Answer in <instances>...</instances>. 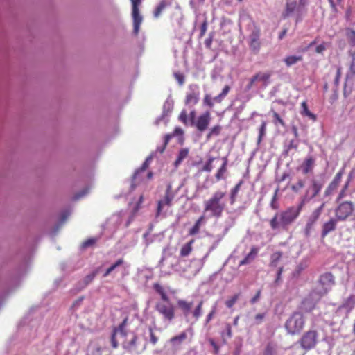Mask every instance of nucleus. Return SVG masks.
Returning a JSON list of instances; mask_svg holds the SVG:
<instances>
[{
  "label": "nucleus",
  "instance_id": "49",
  "mask_svg": "<svg viewBox=\"0 0 355 355\" xmlns=\"http://www.w3.org/2000/svg\"><path fill=\"white\" fill-rule=\"evenodd\" d=\"M203 104L208 106L209 108L214 107V100L209 94H205L203 98Z\"/></svg>",
  "mask_w": 355,
  "mask_h": 355
},
{
  "label": "nucleus",
  "instance_id": "59",
  "mask_svg": "<svg viewBox=\"0 0 355 355\" xmlns=\"http://www.w3.org/2000/svg\"><path fill=\"white\" fill-rule=\"evenodd\" d=\"M261 290H258L255 295L250 300V303L252 304L256 303L259 300L261 297Z\"/></svg>",
  "mask_w": 355,
  "mask_h": 355
},
{
  "label": "nucleus",
  "instance_id": "63",
  "mask_svg": "<svg viewBox=\"0 0 355 355\" xmlns=\"http://www.w3.org/2000/svg\"><path fill=\"white\" fill-rule=\"evenodd\" d=\"M225 98V97L220 93L218 96L213 98L214 102L220 103Z\"/></svg>",
  "mask_w": 355,
  "mask_h": 355
},
{
  "label": "nucleus",
  "instance_id": "60",
  "mask_svg": "<svg viewBox=\"0 0 355 355\" xmlns=\"http://www.w3.org/2000/svg\"><path fill=\"white\" fill-rule=\"evenodd\" d=\"M209 342L210 345L213 347V348L214 349V353L215 354H218V352H219V347H218V345L211 338L209 340Z\"/></svg>",
  "mask_w": 355,
  "mask_h": 355
},
{
  "label": "nucleus",
  "instance_id": "37",
  "mask_svg": "<svg viewBox=\"0 0 355 355\" xmlns=\"http://www.w3.org/2000/svg\"><path fill=\"white\" fill-rule=\"evenodd\" d=\"M222 127L220 125H214L211 128L206 136L207 140L210 139L214 136H218L220 134Z\"/></svg>",
  "mask_w": 355,
  "mask_h": 355
},
{
  "label": "nucleus",
  "instance_id": "43",
  "mask_svg": "<svg viewBox=\"0 0 355 355\" xmlns=\"http://www.w3.org/2000/svg\"><path fill=\"white\" fill-rule=\"evenodd\" d=\"M304 187V182L302 179H299L297 182L291 186V189L294 193H298Z\"/></svg>",
  "mask_w": 355,
  "mask_h": 355
},
{
  "label": "nucleus",
  "instance_id": "38",
  "mask_svg": "<svg viewBox=\"0 0 355 355\" xmlns=\"http://www.w3.org/2000/svg\"><path fill=\"white\" fill-rule=\"evenodd\" d=\"M346 36L350 46H355V31L347 28L346 30Z\"/></svg>",
  "mask_w": 355,
  "mask_h": 355
},
{
  "label": "nucleus",
  "instance_id": "42",
  "mask_svg": "<svg viewBox=\"0 0 355 355\" xmlns=\"http://www.w3.org/2000/svg\"><path fill=\"white\" fill-rule=\"evenodd\" d=\"M239 297L240 293H236L233 296L230 297L228 300L225 301V306L229 309L232 308L235 304L236 301L239 300Z\"/></svg>",
  "mask_w": 355,
  "mask_h": 355
},
{
  "label": "nucleus",
  "instance_id": "36",
  "mask_svg": "<svg viewBox=\"0 0 355 355\" xmlns=\"http://www.w3.org/2000/svg\"><path fill=\"white\" fill-rule=\"evenodd\" d=\"M189 150L188 148H182L179 154L178 155V157L175 162V166H178L186 157L189 155Z\"/></svg>",
  "mask_w": 355,
  "mask_h": 355
},
{
  "label": "nucleus",
  "instance_id": "48",
  "mask_svg": "<svg viewBox=\"0 0 355 355\" xmlns=\"http://www.w3.org/2000/svg\"><path fill=\"white\" fill-rule=\"evenodd\" d=\"M216 313V306L215 305L212 307L210 312L206 316V319L205 321V325H207V324H209L211 322V320L213 319V318L214 317Z\"/></svg>",
  "mask_w": 355,
  "mask_h": 355
},
{
  "label": "nucleus",
  "instance_id": "8",
  "mask_svg": "<svg viewBox=\"0 0 355 355\" xmlns=\"http://www.w3.org/2000/svg\"><path fill=\"white\" fill-rule=\"evenodd\" d=\"M155 310L162 316L164 320L171 322L175 318V307L169 302H157Z\"/></svg>",
  "mask_w": 355,
  "mask_h": 355
},
{
  "label": "nucleus",
  "instance_id": "14",
  "mask_svg": "<svg viewBox=\"0 0 355 355\" xmlns=\"http://www.w3.org/2000/svg\"><path fill=\"white\" fill-rule=\"evenodd\" d=\"M344 174V168L340 169L334 176V179L329 184L327 187L324 191V196H331L338 187L342 176Z\"/></svg>",
  "mask_w": 355,
  "mask_h": 355
},
{
  "label": "nucleus",
  "instance_id": "1",
  "mask_svg": "<svg viewBox=\"0 0 355 355\" xmlns=\"http://www.w3.org/2000/svg\"><path fill=\"white\" fill-rule=\"evenodd\" d=\"M303 209V203L297 206H290L283 211L277 212L270 220V225L272 230H288L296 219L299 217Z\"/></svg>",
  "mask_w": 355,
  "mask_h": 355
},
{
  "label": "nucleus",
  "instance_id": "29",
  "mask_svg": "<svg viewBox=\"0 0 355 355\" xmlns=\"http://www.w3.org/2000/svg\"><path fill=\"white\" fill-rule=\"evenodd\" d=\"M254 76V80L261 81L264 85H267L271 76V72H258Z\"/></svg>",
  "mask_w": 355,
  "mask_h": 355
},
{
  "label": "nucleus",
  "instance_id": "64",
  "mask_svg": "<svg viewBox=\"0 0 355 355\" xmlns=\"http://www.w3.org/2000/svg\"><path fill=\"white\" fill-rule=\"evenodd\" d=\"M225 98V97L220 93L218 96L213 98L214 102L220 103Z\"/></svg>",
  "mask_w": 355,
  "mask_h": 355
},
{
  "label": "nucleus",
  "instance_id": "24",
  "mask_svg": "<svg viewBox=\"0 0 355 355\" xmlns=\"http://www.w3.org/2000/svg\"><path fill=\"white\" fill-rule=\"evenodd\" d=\"M222 159H223V164L215 175V177H216V179L217 181L224 179L225 173L227 172V162H228L227 157H224L222 158Z\"/></svg>",
  "mask_w": 355,
  "mask_h": 355
},
{
  "label": "nucleus",
  "instance_id": "61",
  "mask_svg": "<svg viewBox=\"0 0 355 355\" xmlns=\"http://www.w3.org/2000/svg\"><path fill=\"white\" fill-rule=\"evenodd\" d=\"M346 191L347 190H344V189H341L337 198H336V202H338L340 201L341 199H343V198H345L346 196Z\"/></svg>",
  "mask_w": 355,
  "mask_h": 355
},
{
  "label": "nucleus",
  "instance_id": "57",
  "mask_svg": "<svg viewBox=\"0 0 355 355\" xmlns=\"http://www.w3.org/2000/svg\"><path fill=\"white\" fill-rule=\"evenodd\" d=\"M265 318H266V313H265L257 314L254 316V320H255L254 323L256 324H260L263 322V320H264Z\"/></svg>",
  "mask_w": 355,
  "mask_h": 355
},
{
  "label": "nucleus",
  "instance_id": "30",
  "mask_svg": "<svg viewBox=\"0 0 355 355\" xmlns=\"http://www.w3.org/2000/svg\"><path fill=\"white\" fill-rule=\"evenodd\" d=\"M205 220V216L202 215L195 223L194 225L189 230V234L191 236L196 235L200 232V227Z\"/></svg>",
  "mask_w": 355,
  "mask_h": 355
},
{
  "label": "nucleus",
  "instance_id": "53",
  "mask_svg": "<svg viewBox=\"0 0 355 355\" xmlns=\"http://www.w3.org/2000/svg\"><path fill=\"white\" fill-rule=\"evenodd\" d=\"M283 267H279L277 272V277L275 280L274 281V284L275 286L279 285L281 280H282V274L283 272Z\"/></svg>",
  "mask_w": 355,
  "mask_h": 355
},
{
  "label": "nucleus",
  "instance_id": "39",
  "mask_svg": "<svg viewBox=\"0 0 355 355\" xmlns=\"http://www.w3.org/2000/svg\"><path fill=\"white\" fill-rule=\"evenodd\" d=\"M167 5V3L164 0L162 1L154 10V17L156 18L159 17Z\"/></svg>",
  "mask_w": 355,
  "mask_h": 355
},
{
  "label": "nucleus",
  "instance_id": "11",
  "mask_svg": "<svg viewBox=\"0 0 355 355\" xmlns=\"http://www.w3.org/2000/svg\"><path fill=\"white\" fill-rule=\"evenodd\" d=\"M175 193L172 190V187L168 184L166 187L164 196L162 200L157 202L156 217L161 215L165 206L171 207L172 205V201L174 199Z\"/></svg>",
  "mask_w": 355,
  "mask_h": 355
},
{
  "label": "nucleus",
  "instance_id": "13",
  "mask_svg": "<svg viewBox=\"0 0 355 355\" xmlns=\"http://www.w3.org/2000/svg\"><path fill=\"white\" fill-rule=\"evenodd\" d=\"M211 121V113L206 111L200 114L195 121V125L200 132H203L208 128Z\"/></svg>",
  "mask_w": 355,
  "mask_h": 355
},
{
  "label": "nucleus",
  "instance_id": "10",
  "mask_svg": "<svg viewBox=\"0 0 355 355\" xmlns=\"http://www.w3.org/2000/svg\"><path fill=\"white\" fill-rule=\"evenodd\" d=\"M322 184L316 180H312L310 186L306 189L304 195L302 196L300 203H305L309 200L317 196L320 192Z\"/></svg>",
  "mask_w": 355,
  "mask_h": 355
},
{
  "label": "nucleus",
  "instance_id": "34",
  "mask_svg": "<svg viewBox=\"0 0 355 355\" xmlns=\"http://www.w3.org/2000/svg\"><path fill=\"white\" fill-rule=\"evenodd\" d=\"M242 184L243 180H241L237 184L235 185L234 188L231 189L230 196L231 205H233L236 202L237 194L241 189Z\"/></svg>",
  "mask_w": 355,
  "mask_h": 355
},
{
  "label": "nucleus",
  "instance_id": "22",
  "mask_svg": "<svg viewBox=\"0 0 355 355\" xmlns=\"http://www.w3.org/2000/svg\"><path fill=\"white\" fill-rule=\"evenodd\" d=\"M258 253V249L255 247H252L250 252L246 255V257L239 262V266L247 265L254 260Z\"/></svg>",
  "mask_w": 355,
  "mask_h": 355
},
{
  "label": "nucleus",
  "instance_id": "44",
  "mask_svg": "<svg viewBox=\"0 0 355 355\" xmlns=\"http://www.w3.org/2000/svg\"><path fill=\"white\" fill-rule=\"evenodd\" d=\"M117 334H118L116 333V331L112 329V334L110 336V343H111L112 347L113 349L118 348L119 345V342L116 339Z\"/></svg>",
  "mask_w": 355,
  "mask_h": 355
},
{
  "label": "nucleus",
  "instance_id": "47",
  "mask_svg": "<svg viewBox=\"0 0 355 355\" xmlns=\"http://www.w3.org/2000/svg\"><path fill=\"white\" fill-rule=\"evenodd\" d=\"M214 160H215L214 157H210L208 159V160L206 162V164L204 165V166H203L202 170L203 171L211 172L212 171V169H213L212 163H213V162Z\"/></svg>",
  "mask_w": 355,
  "mask_h": 355
},
{
  "label": "nucleus",
  "instance_id": "27",
  "mask_svg": "<svg viewBox=\"0 0 355 355\" xmlns=\"http://www.w3.org/2000/svg\"><path fill=\"white\" fill-rule=\"evenodd\" d=\"M302 60H303L302 55H287L286 57H285V58L284 59V62L285 63V64L287 67H290Z\"/></svg>",
  "mask_w": 355,
  "mask_h": 355
},
{
  "label": "nucleus",
  "instance_id": "28",
  "mask_svg": "<svg viewBox=\"0 0 355 355\" xmlns=\"http://www.w3.org/2000/svg\"><path fill=\"white\" fill-rule=\"evenodd\" d=\"M315 159L312 157H309L304 161L302 168L304 174H307L311 172L314 166Z\"/></svg>",
  "mask_w": 355,
  "mask_h": 355
},
{
  "label": "nucleus",
  "instance_id": "25",
  "mask_svg": "<svg viewBox=\"0 0 355 355\" xmlns=\"http://www.w3.org/2000/svg\"><path fill=\"white\" fill-rule=\"evenodd\" d=\"M349 55L352 60L349 66V70L347 73V78H355V51H349Z\"/></svg>",
  "mask_w": 355,
  "mask_h": 355
},
{
  "label": "nucleus",
  "instance_id": "12",
  "mask_svg": "<svg viewBox=\"0 0 355 355\" xmlns=\"http://www.w3.org/2000/svg\"><path fill=\"white\" fill-rule=\"evenodd\" d=\"M189 90L186 94L184 103L188 106H193L199 101L200 92L197 85H191Z\"/></svg>",
  "mask_w": 355,
  "mask_h": 355
},
{
  "label": "nucleus",
  "instance_id": "18",
  "mask_svg": "<svg viewBox=\"0 0 355 355\" xmlns=\"http://www.w3.org/2000/svg\"><path fill=\"white\" fill-rule=\"evenodd\" d=\"M103 347L98 343L90 342L87 347L86 355H103Z\"/></svg>",
  "mask_w": 355,
  "mask_h": 355
},
{
  "label": "nucleus",
  "instance_id": "52",
  "mask_svg": "<svg viewBox=\"0 0 355 355\" xmlns=\"http://www.w3.org/2000/svg\"><path fill=\"white\" fill-rule=\"evenodd\" d=\"M178 119L180 121H181L184 125H187L188 118H187V113L185 110H183L181 111L180 114H179Z\"/></svg>",
  "mask_w": 355,
  "mask_h": 355
},
{
  "label": "nucleus",
  "instance_id": "40",
  "mask_svg": "<svg viewBox=\"0 0 355 355\" xmlns=\"http://www.w3.org/2000/svg\"><path fill=\"white\" fill-rule=\"evenodd\" d=\"M354 303L355 297L354 295H350L343 304L342 307L344 309H347L349 311H350L354 307Z\"/></svg>",
  "mask_w": 355,
  "mask_h": 355
},
{
  "label": "nucleus",
  "instance_id": "33",
  "mask_svg": "<svg viewBox=\"0 0 355 355\" xmlns=\"http://www.w3.org/2000/svg\"><path fill=\"white\" fill-rule=\"evenodd\" d=\"M194 241V239H191L189 242L187 243L182 247L180 252L181 257H187L191 252L193 249L192 245Z\"/></svg>",
  "mask_w": 355,
  "mask_h": 355
},
{
  "label": "nucleus",
  "instance_id": "17",
  "mask_svg": "<svg viewBox=\"0 0 355 355\" xmlns=\"http://www.w3.org/2000/svg\"><path fill=\"white\" fill-rule=\"evenodd\" d=\"M339 221L337 218H331L328 221L325 222L322 226L321 236L326 237L331 232L336 229L337 222Z\"/></svg>",
  "mask_w": 355,
  "mask_h": 355
},
{
  "label": "nucleus",
  "instance_id": "2",
  "mask_svg": "<svg viewBox=\"0 0 355 355\" xmlns=\"http://www.w3.org/2000/svg\"><path fill=\"white\" fill-rule=\"evenodd\" d=\"M226 193L222 191H216L207 200L204 202V213L209 212L211 216L220 218L226 208L224 198Z\"/></svg>",
  "mask_w": 355,
  "mask_h": 355
},
{
  "label": "nucleus",
  "instance_id": "16",
  "mask_svg": "<svg viewBox=\"0 0 355 355\" xmlns=\"http://www.w3.org/2000/svg\"><path fill=\"white\" fill-rule=\"evenodd\" d=\"M315 293H311L302 301V309L305 312L310 313L315 309L318 302V300L315 298Z\"/></svg>",
  "mask_w": 355,
  "mask_h": 355
},
{
  "label": "nucleus",
  "instance_id": "31",
  "mask_svg": "<svg viewBox=\"0 0 355 355\" xmlns=\"http://www.w3.org/2000/svg\"><path fill=\"white\" fill-rule=\"evenodd\" d=\"M282 257V252L280 251L272 253L270 256L269 266L270 267H277Z\"/></svg>",
  "mask_w": 355,
  "mask_h": 355
},
{
  "label": "nucleus",
  "instance_id": "19",
  "mask_svg": "<svg viewBox=\"0 0 355 355\" xmlns=\"http://www.w3.org/2000/svg\"><path fill=\"white\" fill-rule=\"evenodd\" d=\"M300 10L297 6L296 0H287L286 3V8L284 12L282 13V17L284 19L289 17L292 13H293L296 10Z\"/></svg>",
  "mask_w": 355,
  "mask_h": 355
},
{
  "label": "nucleus",
  "instance_id": "56",
  "mask_svg": "<svg viewBox=\"0 0 355 355\" xmlns=\"http://www.w3.org/2000/svg\"><path fill=\"white\" fill-rule=\"evenodd\" d=\"M207 21L205 19L200 26V32L199 35L200 37H202L205 35L207 30Z\"/></svg>",
  "mask_w": 355,
  "mask_h": 355
},
{
  "label": "nucleus",
  "instance_id": "26",
  "mask_svg": "<svg viewBox=\"0 0 355 355\" xmlns=\"http://www.w3.org/2000/svg\"><path fill=\"white\" fill-rule=\"evenodd\" d=\"M277 343L272 340H270L266 345L264 349L263 350L262 355H275L277 352Z\"/></svg>",
  "mask_w": 355,
  "mask_h": 355
},
{
  "label": "nucleus",
  "instance_id": "41",
  "mask_svg": "<svg viewBox=\"0 0 355 355\" xmlns=\"http://www.w3.org/2000/svg\"><path fill=\"white\" fill-rule=\"evenodd\" d=\"M123 263V260L122 259H118L114 264H112L110 267H109L105 272L103 275V277H105L108 276L116 268L122 265Z\"/></svg>",
  "mask_w": 355,
  "mask_h": 355
},
{
  "label": "nucleus",
  "instance_id": "15",
  "mask_svg": "<svg viewBox=\"0 0 355 355\" xmlns=\"http://www.w3.org/2000/svg\"><path fill=\"white\" fill-rule=\"evenodd\" d=\"M260 29L255 28L252 31L251 34L250 35V42L249 46L251 50L257 53L261 48V42H260Z\"/></svg>",
  "mask_w": 355,
  "mask_h": 355
},
{
  "label": "nucleus",
  "instance_id": "20",
  "mask_svg": "<svg viewBox=\"0 0 355 355\" xmlns=\"http://www.w3.org/2000/svg\"><path fill=\"white\" fill-rule=\"evenodd\" d=\"M178 306L182 311L184 316L188 318L193 306L192 302H187L184 300H179L177 302Z\"/></svg>",
  "mask_w": 355,
  "mask_h": 355
},
{
  "label": "nucleus",
  "instance_id": "45",
  "mask_svg": "<svg viewBox=\"0 0 355 355\" xmlns=\"http://www.w3.org/2000/svg\"><path fill=\"white\" fill-rule=\"evenodd\" d=\"M266 122L262 121L261 126L259 128V134L257 139V142L260 143L263 139V137L266 135Z\"/></svg>",
  "mask_w": 355,
  "mask_h": 355
},
{
  "label": "nucleus",
  "instance_id": "4",
  "mask_svg": "<svg viewBox=\"0 0 355 355\" xmlns=\"http://www.w3.org/2000/svg\"><path fill=\"white\" fill-rule=\"evenodd\" d=\"M325 207V202H322L318 207L315 209L310 215L306 217L305 225L303 228V234L306 237H309L313 231L316 223L319 220L323 209Z\"/></svg>",
  "mask_w": 355,
  "mask_h": 355
},
{
  "label": "nucleus",
  "instance_id": "9",
  "mask_svg": "<svg viewBox=\"0 0 355 355\" xmlns=\"http://www.w3.org/2000/svg\"><path fill=\"white\" fill-rule=\"evenodd\" d=\"M132 3V17L133 20V33L137 35L139 31L140 25L143 21V17L139 13V6L142 0H130Z\"/></svg>",
  "mask_w": 355,
  "mask_h": 355
},
{
  "label": "nucleus",
  "instance_id": "5",
  "mask_svg": "<svg viewBox=\"0 0 355 355\" xmlns=\"http://www.w3.org/2000/svg\"><path fill=\"white\" fill-rule=\"evenodd\" d=\"M123 349L128 353L139 354L146 347L145 342H141L136 334H132L131 338H125L121 343Z\"/></svg>",
  "mask_w": 355,
  "mask_h": 355
},
{
  "label": "nucleus",
  "instance_id": "46",
  "mask_svg": "<svg viewBox=\"0 0 355 355\" xmlns=\"http://www.w3.org/2000/svg\"><path fill=\"white\" fill-rule=\"evenodd\" d=\"M272 116L274 118L273 123L275 125H277V124H280L282 126L284 127L286 125L285 122L284 120L280 117L279 114L276 112H272Z\"/></svg>",
  "mask_w": 355,
  "mask_h": 355
},
{
  "label": "nucleus",
  "instance_id": "7",
  "mask_svg": "<svg viewBox=\"0 0 355 355\" xmlns=\"http://www.w3.org/2000/svg\"><path fill=\"white\" fill-rule=\"evenodd\" d=\"M318 342V333L316 330L309 329L303 334L299 340L302 349L306 351L315 348Z\"/></svg>",
  "mask_w": 355,
  "mask_h": 355
},
{
  "label": "nucleus",
  "instance_id": "23",
  "mask_svg": "<svg viewBox=\"0 0 355 355\" xmlns=\"http://www.w3.org/2000/svg\"><path fill=\"white\" fill-rule=\"evenodd\" d=\"M153 288L157 293L162 300V302H169L170 299L168 296L166 291H165L164 288L160 285L159 283H155L153 284Z\"/></svg>",
  "mask_w": 355,
  "mask_h": 355
},
{
  "label": "nucleus",
  "instance_id": "3",
  "mask_svg": "<svg viewBox=\"0 0 355 355\" xmlns=\"http://www.w3.org/2000/svg\"><path fill=\"white\" fill-rule=\"evenodd\" d=\"M305 317L300 311L293 312L286 320L284 327L290 335L300 334L305 326Z\"/></svg>",
  "mask_w": 355,
  "mask_h": 355
},
{
  "label": "nucleus",
  "instance_id": "21",
  "mask_svg": "<svg viewBox=\"0 0 355 355\" xmlns=\"http://www.w3.org/2000/svg\"><path fill=\"white\" fill-rule=\"evenodd\" d=\"M187 338V332L182 331L180 334L171 338L169 343L173 347H179L186 340Z\"/></svg>",
  "mask_w": 355,
  "mask_h": 355
},
{
  "label": "nucleus",
  "instance_id": "55",
  "mask_svg": "<svg viewBox=\"0 0 355 355\" xmlns=\"http://www.w3.org/2000/svg\"><path fill=\"white\" fill-rule=\"evenodd\" d=\"M96 241H97V239L95 238H89L83 243L82 246L84 248H87L89 246L94 245L96 243Z\"/></svg>",
  "mask_w": 355,
  "mask_h": 355
},
{
  "label": "nucleus",
  "instance_id": "35",
  "mask_svg": "<svg viewBox=\"0 0 355 355\" xmlns=\"http://www.w3.org/2000/svg\"><path fill=\"white\" fill-rule=\"evenodd\" d=\"M203 304V300H200L191 313L193 318L196 320H198L202 315Z\"/></svg>",
  "mask_w": 355,
  "mask_h": 355
},
{
  "label": "nucleus",
  "instance_id": "62",
  "mask_svg": "<svg viewBox=\"0 0 355 355\" xmlns=\"http://www.w3.org/2000/svg\"><path fill=\"white\" fill-rule=\"evenodd\" d=\"M325 49H326V47H325L324 44H321L315 48V51L318 53H322Z\"/></svg>",
  "mask_w": 355,
  "mask_h": 355
},
{
  "label": "nucleus",
  "instance_id": "50",
  "mask_svg": "<svg viewBox=\"0 0 355 355\" xmlns=\"http://www.w3.org/2000/svg\"><path fill=\"white\" fill-rule=\"evenodd\" d=\"M113 330L116 331L117 334H119L121 337H127L128 332L126 327L119 325L118 327H114Z\"/></svg>",
  "mask_w": 355,
  "mask_h": 355
},
{
  "label": "nucleus",
  "instance_id": "54",
  "mask_svg": "<svg viewBox=\"0 0 355 355\" xmlns=\"http://www.w3.org/2000/svg\"><path fill=\"white\" fill-rule=\"evenodd\" d=\"M277 192H278V190L277 189L273 195V197L272 198V200L270 202V207L272 209H278L279 208V205L277 203Z\"/></svg>",
  "mask_w": 355,
  "mask_h": 355
},
{
  "label": "nucleus",
  "instance_id": "58",
  "mask_svg": "<svg viewBox=\"0 0 355 355\" xmlns=\"http://www.w3.org/2000/svg\"><path fill=\"white\" fill-rule=\"evenodd\" d=\"M149 333H150V341L153 345L157 344L158 342V338L155 334L153 329L151 327L149 328Z\"/></svg>",
  "mask_w": 355,
  "mask_h": 355
},
{
  "label": "nucleus",
  "instance_id": "32",
  "mask_svg": "<svg viewBox=\"0 0 355 355\" xmlns=\"http://www.w3.org/2000/svg\"><path fill=\"white\" fill-rule=\"evenodd\" d=\"M301 107H302L301 114L302 116H308L309 119H312L313 121L316 120V116L310 112V110L308 108L307 103L306 101H304L301 103Z\"/></svg>",
  "mask_w": 355,
  "mask_h": 355
},
{
  "label": "nucleus",
  "instance_id": "6",
  "mask_svg": "<svg viewBox=\"0 0 355 355\" xmlns=\"http://www.w3.org/2000/svg\"><path fill=\"white\" fill-rule=\"evenodd\" d=\"M355 206L352 201H343L338 205L335 209V217L339 221H345L353 215Z\"/></svg>",
  "mask_w": 355,
  "mask_h": 355
},
{
  "label": "nucleus",
  "instance_id": "51",
  "mask_svg": "<svg viewBox=\"0 0 355 355\" xmlns=\"http://www.w3.org/2000/svg\"><path fill=\"white\" fill-rule=\"evenodd\" d=\"M97 274L96 271H94L92 273L87 275L84 279V286H86L91 283Z\"/></svg>",
  "mask_w": 355,
  "mask_h": 355
}]
</instances>
